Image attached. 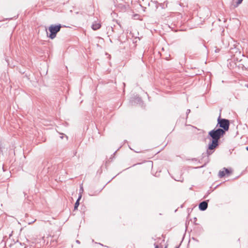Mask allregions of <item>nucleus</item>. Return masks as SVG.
<instances>
[{"label":"nucleus","instance_id":"11","mask_svg":"<svg viewBox=\"0 0 248 248\" xmlns=\"http://www.w3.org/2000/svg\"><path fill=\"white\" fill-rule=\"evenodd\" d=\"M190 110L189 109H187L186 110V114L187 115L189 113H190Z\"/></svg>","mask_w":248,"mask_h":248},{"label":"nucleus","instance_id":"16","mask_svg":"<svg viewBox=\"0 0 248 248\" xmlns=\"http://www.w3.org/2000/svg\"><path fill=\"white\" fill-rule=\"evenodd\" d=\"M218 51H219V50H218V49H217V50H216V52H218Z\"/></svg>","mask_w":248,"mask_h":248},{"label":"nucleus","instance_id":"13","mask_svg":"<svg viewBox=\"0 0 248 248\" xmlns=\"http://www.w3.org/2000/svg\"><path fill=\"white\" fill-rule=\"evenodd\" d=\"M76 242L78 243V244H80V242L79 240H76Z\"/></svg>","mask_w":248,"mask_h":248},{"label":"nucleus","instance_id":"10","mask_svg":"<svg viewBox=\"0 0 248 248\" xmlns=\"http://www.w3.org/2000/svg\"><path fill=\"white\" fill-rule=\"evenodd\" d=\"M242 1H243V0H238L237 2V6L239 4H240V3H241Z\"/></svg>","mask_w":248,"mask_h":248},{"label":"nucleus","instance_id":"5","mask_svg":"<svg viewBox=\"0 0 248 248\" xmlns=\"http://www.w3.org/2000/svg\"><path fill=\"white\" fill-rule=\"evenodd\" d=\"M101 27V25L99 23H94L92 26V28L93 30H97Z\"/></svg>","mask_w":248,"mask_h":248},{"label":"nucleus","instance_id":"1","mask_svg":"<svg viewBox=\"0 0 248 248\" xmlns=\"http://www.w3.org/2000/svg\"><path fill=\"white\" fill-rule=\"evenodd\" d=\"M225 134V131L221 128L214 129L210 131L209 135L212 138V141L209 144V149L213 150L216 148L218 145V140Z\"/></svg>","mask_w":248,"mask_h":248},{"label":"nucleus","instance_id":"15","mask_svg":"<svg viewBox=\"0 0 248 248\" xmlns=\"http://www.w3.org/2000/svg\"><path fill=\"white\" fill-rule=\"evenodd\" d=\"M155 248H158V246L157 245H156Z\"/></svg>","mask_w":248,"mask_h":248},{"label":"nucleus","instance_id":"17","mask_svg":"<svg viewBox=\"0 0 248 248\" xmlns=\"http://www.w3.org/2000/svg\"><path fill=\"white\" fill-rule=\"evenodd\" d=\"M138 101H140V98L138 97Z\"/></svg>","mask_w":248,"mask_h":248},{"label":"nucleus","instance_id":"8","mask_svg":"<svg viewBox=\"0 0 248 248\" xmlns=\"http://www.w3.org/2000/svg\"><path fill=\"white\" fill-rule=\"evenodd\" d=\"M167 4H168L167 2H164L163 3L160 4V6H161V7L162 8H165L167 7Z\"/></svg>","mask_w":248,"mask_h":248},{"label":"nucleus","instance_id":"19","mask_svg":"<svg viewBox=\"0 0 248 248\" xmlns=\"http://www.w3.org/2000/svg\"><path fill=\"white\" fill-rule=\"evenodd\" d=\"M24 248H28V247H25Z\"/></svg>","mask_w":248,"mask_h":248},{"label":"nucleus","instance_id":"6","mask_svg":"<svg viewBox=\"0 0 248 248\" xmlns=\"http://www.w3.org/2000/svg\"><path fill=\"white\" fill-rule=\"evenodd\" d=\"M81 198V195H80L78 199V200H77L75 204V206H74V209L75 210H76L78 209V206H79V201L80 200Z\"/></svg>","mask_w":248,"mask_h":248},{"label":"nucleus","instance_id":"9","mask_svg":"<svg viewBox=\"0 0 248 248\" xmlns=\"http://www.w3.org/2000/svg\"><path fill=\"white\" fill-rule=\"evenodd\" d=\"M223 170H224V171H225V174H226V173H230L229 170L227 169H226V168H224L223 169Z\"/></svg>","mask_w":248,"mask_h":248},{"label":"nucleus","instance_id":"12","mask_svg":"<svg viewBox=\"0 0 248 248\" xmlns=\"http://www.w3.org/2000/svg\"><path fill=\"white\" fill-rule=\"evenodd\" d=\"M35 221H36V220L35 219L34 220H33V221H32V222H29V224H31L32 223L34 222Z\"/></svg>","mask_w":248,"mask_h":248},{"label":"nucleus","instance_id":"4","mask_svg":"<svg viewBox=\"0 0 248 248\" xmlns=\"http://www.w3.org/2000/svg\"><path fill=\"white\" fill-rule=\"evenodd\" d=\"M208 201H203V202H201L199 204V208L200 210H201V211H204V210H205L207 208V207H208L207 202Z\"/></svg>","mask_w":248,"mask_h":248},{"label":"nucleus","instance_id":"18","mask_svg":"<svg viewBox=\"0 0 248 248\" xmlns=\"http://www.w3.org/2000/svg\"><path fill=\"white\" fill-rule=\"evenodd\" d=\"M246 149H247V151H248V146H247V147H246Z\"/></svg>","mask_w":248,"mask_h":248},{"label":"nucleus","instance_id":"3","mask_svg":"<svg viewBox=\"0 0 248 248\" xmlns=\"http://www.w3.org/2000/svg\"><path fill=\"white\" fill-rule=\"evenodd\" d=\"M61 28L62 26L61 24L50 25L48 28V30L50 32L49 37L52 39L55 38L57 33L60 31Z\"/></svg>","mask_w":248,"mask_h":248},{"label":"nucleus","instance_id":"2","mask_svg":"<svg viewBox=\"0 0 248 248\" xmlns=\"http://www.w3.org/2000/svg\"><path fill=\"white\" fill-rule=\"evenodd\" d=\"M219 126L222 128L225 132L228 131L229 128L230 123L229 121L225 119H221L220 116L217 119V126Z\"/></svg>","mask_w":248,"mask_h":248},{"label":"nucleus","instance_id":"14","mask_svg":"<svg viewBox=\"0 0 248 248\" xmlns=\"http://www.w3.org/2000/svg\"><path fill=\"white\" fill-rule=\"evenodd\" d=\"M80 190L83 191V187H82V186L80 187Z\"/></svg>","mask_w":248,"mask_h":248},{"label":"nucleus","instance_id":"7","mask_svg":"<svg viewBox=\"0 0 248 248\" xmlns=\"http://www.w3.org/2000/svg\"><path fill=\"white\" fill-rule=\"evenodd\" d=\"M225 175V173L224 170H220L218 173V176L220 178H222Z\"/></svg>","mask_w":248,"mask_h":248}]
</instances>
